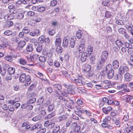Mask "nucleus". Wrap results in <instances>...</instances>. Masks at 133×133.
Masks as SVG:
<instances>
[{
    "label": "nucleus",
    "mask_w": 133,
    "mask_h": 133,
    "mask_svg": "<svg viewBox=\"0 0 133 133\" xmlns=\"http://www.w3.org/2000/svg\"><path fill=\"white\" fill-rule=\"evenodd\" d=\"M57 2L56 0H53L50 2V5L52 6H54L57 4Z\"/></svg>",
    "instance_id": "4d7b16f0"
},
{
    "label": "nucleus",
    "mask_w": 133,
    "mask_h": 133,
    "mask_svg": "<svg viewBox=\"0 0 133 133\" xmlns=\"http://www.w3.org/2000/svg\"><path fill=\"white\" fill-rule=\"evenodd\" d=\"M63 51V48L61 46H58L57 47L56 49V51L59 53H61Z\"/></svg>",
    "instance_id": "ea45409f"
},
{
    "label": "nucleus",
    "mask_w": 133,
    "mask_h": 133,
    "mask_svg": "<svg viewBox=\"0 0 133 133\" xmlns=\"http://www.w3.org/2000/svg\"><path fill=\"white\" fill-rule=\"evenodd\" d=\"M56 115L55 112H52L51 114L47 115L45 117V119L46 120L48 119H50L54 116H55Z\"/></svg>",
    "instance_id": "b1692460"
},
{
    "label": "nucleus",
    "mask_w": 133,
    "mask_h": 133,
    "mask_svg": "<svg viewBox=\"0 0 133 133\" xmlns=\"http://www.w3.org/2000/svg\"><path fill=\"white\" fill-rule=\"evenodd\" d=\"M112 109V107L110 106H108L107 107H104L102 109V110L105 114H108L111 111Z\"/></svg>",
    "instance_id": "423d86ee"
},
{
    "label": "nucleus",
    "mask_w": 133,
    "mask_h": 133,
    "mask_svg": "<svg viewBox=\"0 0 133 133\" xmlns=\"http://www.w3.org/2000/svg\"><path fill=\"white\" fill-rule=\"evenodd\" d=\"M29 32V30L27 27H25L22 30L23 33H28Z\"/></svg>",
    "instance_id": "864d4df0"
},
{
    "label": "nucleus",
    "mask_w": 133,
    "mask_h": 133,
    "mask_svg": "<svg viewBox=\"0 0 133 133\" xmlns=\"http://www.w3.org/2000/svg\"><path fill=\"white\" fill-rule=\"evenodd\" d=\"M46 131L45 128L41 129L39 130L37 132V133H44Z\"/></svg>",
    "instance_id": "338daca9"
},
{
    "label": "nucleus",
    "mask_w": 133,
    "mask_h": 133,
    "mask_svg": "<svg viewBox=\"0 0 133 133\" xmlns=\"http://www.w3.org/2000/svg\"><path fill=\"white\" fill-rule=\"evenodd\" d=\"M25 80V85L28 86L30 84L31 82L30 77L29 75L26 76Z\"/></svg>",
    "instance_id": "f8f14e48"
},
{
    "label": "nucleus",
    "mask_w": 133,
    "mask_h": 133,
    "mask_svg": "<svg viewBox=\"0 0 133 133\" xmlns=\"http://www.w3.org/2000/svg\"><path fill=\"white\" fill-rule=\"evenodd\" d=\"M85 42L83 43H81L79 44L78 48V51L79 52L81 53L83 52L85 50V46L84 44Z\"/></svg>",
    "instance_id": "4468645a"
},
{
    "label": "nucleus",
    "mask_w": 133,
    "mask_h": 133,
    "mask_svg": "<svg viewBox=\"0 0 133 133\" xmlns=\"http://www.w3.org/2000/svg\"><path fill=\"white\" fill-rule=\"evenodd\" d=\"M61 39L59 38L56 39L55 42V45L56 46H59L61 44Z\"/></svg>",
    "instance_id": "c9c22d12"
},
{
    "label": "nucleus",
    "mask_w": 133,
    "mask_h": 133,
    "mask_svg": "<svg viewBox=\"0 0 133 133\" xmlns=\"http://www.w3.org/2000/svg\"><path fill=\"white\" fill-rule=\"evenodd\" d=\"M129 118V115L128 113L127 115H125L124 116V117L123 118V119L124 121H127L128 120Z\"/></svg>",
    "instance_id": "0e129e2a"
},
{
    "label": "nucleus",
    "mask_w": 133,
    "mask_h": 133,
    "mask_svg": "<svg viewBox=\"0 0 133 133\" xmlns=\"http://www.w3.org/2000/svg\"><path fill=\"white\" fill-rule=\"evenodd\" d=\"M132 75L130 74L126 73L124 75L125 80L127 81H128L131 80L132 78Z\"/></svg>",
    "instance_id": "ddd939ff"
},
{
    "label": "nucleus",
    "mask_w": 133,
    "mask_h": 133,
    "mask_svg": "<svg viewBox=\"0 0 133 133\" xmlns=\"http://www.w3.org/2000/svg\"><path fill=\"white\" fill-rule=\"evenodd\" d=\"M42 45L38 44L36 48V51L38 52H40L42 51Z\"/></svg>",
    "instance_id": "37998d69"
},
{
    "label": "nucleus",
    "mask_w": 133,
    "mask_h": 133,
    "mask_svg": "<svg viewBox=\"0 0 133 133\" xmlns=\"http://www.w3.org/2000/svg\"><path fill=\"white\" fill-rule=\"evenodd\" d=\"M41 117L39 116H36L32 118V120L34 121H36L40 120Z\"/></svg>",
    "instance_id": "e2e57ef3"
},
{
    "label": "nucleus",
    "mask_w": 133,
    "mask_h": 133,
    "mask_svg": "<svg viewBox=\"0 0 133 133\" xmlns=\"http://www.w3.org/2000/svg\"><path fill=\"white\" fill-rule=\"evenodd\" d=\"M55 105L54 104H52L50 105L47 109V110L48 112H50L52 111L54 109Z\"/></svg>",
    "instance_id": "473e14b6"
},
{
    "label": "nucleus",
    "mask_w": 133,
    "mask_h": 133,
    "mask_svg": "<svg viewBox=\"0 0 133 133\" xmlns=\"http://www.w3.org/2000/svg\"><path fill=\"white\" fill-rule=\"evenodd\" d=\"M133 98V97L132 96L130 95L127 96L125 97L126 101L128 103L130 102L132 100Z\"/></svg>",
    "instance_id": "f704fd0d"
},
{
    "label": "nucleus",
    "mask_w": 133,
    "mask_h": 133,
    "mask_svg": "<svg viewBox=\"0 0 133 133\" xmlns=\"http://www.w3.org/2000/svg\"><path fill=\"white\" fill-rule=\"evenodd\" d=\"M53 86L55 90L57 91L56 93H58L59 94L60 92H61V90L62 88V86L59 84H56L53 85Z\"/></svg>",
    "instance_id": "39448f33"
},
{
    "label": "nucleus",
    "mask_w": 133,
    "mask_h": 133,
    "mask_svg": "<svg viewBox=\"0 0 133 133\" xmlns=\"http://www.w3.org/2000/svg\"><path fill=\"white\" fill-rule=\"evenodd\" d=\"M67 118V116L65 115H63L58 117L57 118L58 121L59 122H61Z\"/></svg>",
    "instance_id": "393cba45"
},
{
    "label": "nucleus",
    "mask_w": 133,
    "mask_h": 133,
    "mask_svg": "<svg viewBox=\"0 0 133 133\" xmlns=\"http://www.w3.org/2000/svg\"><path fill=\"white\" fill-rule=\"evenodd\" d=\"M41 125L40 124H36L31 128L30 130L31 131H32L36 129H38L41 127Z\"/></svg>",
    "instance_id": "2f4dec72"
},
{
    "label": "nucleus",
    "mask_w": 133,
    "mask_h": 133,
    "mask_svg": "<svg viewBox=\"0 0 133 133\" xmlns=\"http://www.w3.org/2000/svg\"><path fill=\"white\" fill-rule=\"evenodd\" d=\"M116 44L118 46H122L123 43L119 40L117 39L115 41Z\"/></svg>",
    "instance_id": "603ef678"
},
{
    "label": "nucleus",
    "mask_w": 133,
    "mask_h": 133,
    "mask_svg": "<svg viewBox=\"0 0 133 133\" xmlns=\"http://www.w3.org/2000/svg\"><path fill=\"white\" fill-rule=\"evenodd\" d=\"M54 128V130L53 131V133H57L59 131L60 129V127L59 125H55L54 127H53Z\"/></svg>",
    "instance_id": "72a5a7b5"
},
{
    "label": "nucleus",
    "mask_w": 133,
    "mask_h": 133,
    "mask_svg": "<svg viewBox=\"0 0 133 133\" xmlns=\"http://www.w3.org/2000/svg\"><path fill=\"white\" fill-rule=\"evenodd\" d=\"M127 22L126 21V22H125V23L126 25V28L131 32V33H133V26H131V25H127Z\"/></svg>",
    "instance_id": "412c9836"
},
{
    "label": "nucleus",
    "mask_w": 133,
    "mask_h": 133,
    "mask_svg": "<svg viewBox=\"0 0 133 133\" xmlns=\"http://www.w3.org/2000/svg\"><path fill=\"white\" fill-rule=\"evenodd\" d=\"M111 70H113L112 68V65L110 64H108L106 67V72L108 71Z\"/></svg>",
    "instance_id": "a18cd8bd"
},
{
    "label": "nucleus",
    "mask_w": 133,
    "mask_h": 133,
    "mask_svg": "<svg viewBox=\"0 0 133 133\" xmlns=\"http://www.w3.org/2000/svg\"><path fill=\"white\" fill-rule=\"evenodd\" d=\"M117 88L119 90L122 89H125L127 87V85L126 84H121L117 86Z\"/></svg>",
    "instance_id": "c85d7f7f"
},
{
    "label": "nucleus",
    "mask_w": 133,
    "mask_h": 133,
    "mask_svg": "<svg viewBox=\"0 0 133 133\" xmlns=\"http://www.w3.org/2000/svg\"><path fill=\"white\" fill-rule=\"evenodd\" d=\"M108 53L107 51H103L102 53L101 58L104 60L106 61L108 56Z\"/></svg>",
    "instance_id": "9d476101"
},
{
    "label": "nucleus",
    "mask_w": 133,
    "mask_h": 133,
    "mask_svg": "<svg viewBox=\"0 0 133 133\" xmlns=\"http://www.w3.org/2000/svg\"><path fill=\"white\" fill-rule=\"evenodd\" d=\"M110 81H103V84L104 85L105 84H106L108 85H110Z\"/></svg>",
    "instance_id": "774afa93"
},
{
    "label": "nucleus",
    "mask_w": 133,
    "mask_h": 133,
    "mask_svg": "<svg viewBox=\"0 0 133 133\" xmlns=\"http://www.w3.org/2000/svg\"><path fill=\"white\" fill-rule=\"evenodd\" d=\"M36 101V98H34L31 99H30L28 101V104H31L34 103Z\"/></svg>",
    "instance_id": "de8ad7c7"
},
{
    "label": "nucleus",
    "mask_w": 133,
    "mask_h": 133,
    "mask_svg": "<svg viewBox=\"0 0 133 133\" xmlns=\"http://www.w3.org/2000/svg\"><path fill=\"white\" fill-rule=\"evenodd\" d=\"M80 129V126L76 125L70 131L69 133H78Z\"/></svg>",
    "instance_id": "9b49d317"
},
{
    "label": "nucleus",
    "mask_w": 133,
    "mask_h": 133,
    "mask_svg": "<svg viewBox=\"0 0 133 133\" xmlns=\"http://www.w3.org/2000/svg\"><path fill=\"white\" fill-rule=\"evenodd\" d=\"M115 124L116 125H117L118 127H120V126L121 123L119 121L116 119L114 121Z\"/></svg>",
    "instance_id": "052dcab7"
},
{
    "label": "nucleus",
    "mask_w": 133,
    "mask_h": 133,
    "mask_svg": "<svg viewBox=\"0 0 133 133\" xmlns=\"http://www.w3.org/2000/svg\"><path fill=\"white\" fill-rule=\"evenodd\" d=\"M34 48L33 45L31 44H29L28 45L26 48V50L28 52H31L33 50Z\"/></svg>",
    "instance_id": "bb28decb"
},
{
    "label": "nucleus",
    "mask_w": 133,
    "mask_h": 133,
    "mask_svg": "<svg viewBox=\"0 0 133 133\" xmlns=\"http://www.w3.org/2000/svg\"><path fill=\"white\" fill-rule=\"evenodd\" d=\"M112 66L113 68L115 69H117L119 66L118 62L116 60H114L112 63Z\"/></svg>",
    "instance_id": "f3484780"
},
{
    "label": "nucleus",
    "mask_w": 133,
    "mask_h": 133,
    "mask_svg": "<svg viewBox=\"0 0 133 133\" xmlns=\"http://www.w3.org/2000/svg\"><path fill=\"white\" fill-rule=\"evenodd\" d=\"M111 119V117L108 116H107L105 117V119H104L103 121V122L107 124H108V122Z\"/></svg>",
    "instance_id": "58836bf2"
},
{
    "label": "nucleus",
    "mask_w": 133,
    "mask_h": 133,
    "mask_svg": "<svg viewBox=\"0 0 133 133\" xmlns=\"http://www.w3.org/2000/svg\"><path fill=\"white\" fill-rule=\"evenodd\" d=\"M39 60L41 62H45L46 60L45 57L43 56H41L39 57Z\"/></svg>",
    "instance_id": "49530a36"
},
{
    "label": "nucleus",
    "mask_w": 133,
    "mask_h": 133,
    "mask_svg": "<svg viewBox=\"0 0 133 133\" xmlns=\"http://www.w3.org/2000/svg\"><path fill=\"white\" fill-rule=\"evenodd\" d=\"M125 22L126 21L124 22V23L122 20H118L116 21V23L117 24L121 25H123L125 24Z\"/></svg>",
    "instance_id": "5fc2aeb1"
},
{
    "label": "nucleus",
    "mask_w": 133,
    "mask_h": 133,
    "mask_svg": "<svg viewBox=\"0 0 133 133\" xmlns=\"http://www.w3.org/2000/svg\"><path fill=\"white\" fill-rule=\"evenodd\" d=\"M32 57L34 61H36L38 58L39 59V56L36 54H34L33 55Z\"/></svg>",
    "instance_id": "09e8293b"
},
{
    "label": "nucleus",
    "mask_w": 133,
    "mask_h": 133,
    "mask_svg": "<svg viewBox=\"0 0 133 133\" xmlns=\"http://www.w3.org/2000/svg\"><path fill=\"white\" fill-rule=\"evenodd\" d=\"M6 18H7L8 20H11L13 19L14 17V16L12 14H9L5 15Z\"/></svg>",
    "instance_id": "79ce46f5"
},
{
    "label": "nucleus",
    "mask_w": 133,
    "mask_h": 133,
    "mask_svg": "<svg viewBox=\"0 0 133 133\" xmlns=\"http://www.w3.org/2000/svg\"><path fill=\"white\" fill-rule=\"evenodd\" d=\"M119 72L122 75L126 72H127L129 70V68L126 66H121L119 69Z\"/></svg>",
    "instance_id": "20e7f679"
},
{
    "label": "nucleus",
    "mask_w": 133,
    "mask_h": 133,
    "mask_svg": "<svg viewBox=\"0 0 133 133\" xmlns=\"http://www.w3.org/2000/svg\"><path fill=\"white\" fill-rule=\"evenodd\" d=\"M94 75L93 72L92 71H90L86 72V76L88 78H92Z\"/></svg>",
    "instance_id": "c756f323"
},
{
    "label": "nucleus",
    "mask_w": 133,
    "mask_h": 133,
    "mask_svg": "<svg viewBox=\"0 0 133 133\" xmlns=\"http://www.w3.org/2000/svg\"><path fill=\"white\" fill-rule=\"evenodd\" d=\"M107 73V76L109 79L112 78L114 76V70H111L110 71L106 72Z\"/></svg>",
    "instance_id": "2eb2a0df"
},
{
    "label": "nucleus",
    "mask_w": 133,
    "mask_h": 133,
    "mask_svg": "<svg viewBox=\"0 0 133 133\" xmlns=\"http://www.w3.org/2000/svg\"><path fill=\"white\" fill-rule=\"evenodd\" d=\"M25 58L27 59L29 62H32L34 61L32 57L31 56H30L29 57L26 56L25 57Z\"/></svg>",
    "instance_id": "680f3d73"
},
{
    "label": "nucleus",
    "mask_w": 133,
    "mask_h": 133,
    "mask_svg": "<svg viewBox=\"0 0 133 133\" xmlns=\"http://www.w3.org/2000/svg\"><path fill=\"white\" fill-rule=\"evenodd\" d=\"M55 123L49 121H45L44 123V126L46 128H52L55 125Z\"/></svg>",
    "instance_id": "7ed1b4c3"
},
{
    "label": "nucleus",
    "mask_w": 133,
    "mask_h": 133,
    "mask_svg": "<svg viewBox=\"0 0 133 133\" xmlns=\"http://www.w3.org/2000/svg\"><path fill=\"white\" fill-rule=\"evenodd\" d=\"M8 8L11 9L10 10H9L10 12L12 13L15 14L16 12V11L15 10H14L13 11H12L11 10H13V9H14V6L12 4H10L9 5Z\"/></svg>",
    "instance_id": "4c0bfd02"
},
{
    "label": "nucleus",
    "mask_w": 133,
    "mask_h": 133,
    "mask_svg": "<svg viewBox=\"0 0 133 133\" xmlns=\"http://www.w3.org/2000/svg\"><path fill=\"white\" fill-rule=\"evenodd\" d=\"M13 25V23L12 21H6L5 24V26L6 27H10Z\"/></svg>",
    "instance_id": "7c9ffc66"
},
{
    "label": "nucleus",
    "mask_w": 133,
    "mask_h": 133,
    "mask_svg": "<svg viewBox=\"0 0 133 133\" xmlns=\"http://www.w3.org/2000/svg\"><path fill=\"white\" fill-rule=\"evenodd\" d=\"M26 76L24 73L22 74L20 76L19 79L21 82H23L25 80Z\"/></svg>",
    "instance_id": "6ab92c4d"
},
{
    "label": "nucleus",
    "mask_w": 133,
    "mask_h": 133,
    "mask_svg": "<svg viewBox=\"0 0 133 133\" xmlns=\"http://www.w3.org/2000/svg\"><path fill=\"white\" fill-rule=\"evenodd\" d=\"M69 95L68 91H63L61 95H62L64 96L67 97Z\"/></svg>",
    "instance_id": "8fccbe9b"
},
{
    "label": "nucleus",
    "mask_w": 133,
    "mask_h": 133,
    "mask_svg": "<svg viewBox=\"0 0 133 133\" xmlns=\"http://www.w3.org/2000/svg\"><path fill=\"white\" fill-rule=\"evenodd\" d=\"M18 62L21 64L24 65L27 64V62L25 59L23 58H20Z\"/></svg>",
    "instance_id": "5701e85b"
},
{
    "label": "nucleus",
    "mask_w": 133,
    "mask_h": 133,
    "mask_svg": "<svg viewBox=\"0 0 133 133\" xmlns=\"http://www.w3.org/2000/svg\"><path fill=\"white\" fill-rule=\"evenodd\" d=\"M93 47L91 46H88L87 49V51L88 52V53L89 54H91V52L93 51Z\"/></svg>",
    "instance_id": "c03bdc74"
},
{
    "label": "nucleus",
    "mask_w": 133,
    "mask_h": 133,
    "mask_svg": "<svg viewBox=\"0 0 133 133\" xmlns=\"http://www.w3.org/2000/svg\"><path fill=\"white\" fill-rule=\"evenodd\" d=\"M26 44V42L24 41H21L19 42L18 44L17 49L20 50L22 49Z\"/></svg>",
    "instance_id": "1a4fd4ad"
},
{
    "label": "nucleus",
    "mask_w": 133,
    "mask_h": 133,
    "mask_svg": "<svg viewBox=\"0 0 133 133\" xmlns=\"http://www.w3.org/2000/svg\"><path fill=\"white\" fill-rule=\"evenodd\" d=\"M66 130V129L64 127L62 128L59 130V132L60 133H65Z\"/></svg>",
    "instance_id": "69168bd1"
},
{
    "label": "nucleus",
    "mask_w": 133,
    "mask_h": 133,
    "mask_svg": "<svg viewBox=\"0 0 133 133\" xmlns=\"http://www.w3.org/2000/svg\"><path fill=\"white\" fill-rule=\"evenodd\" d=\"M127 50L128 54H133V48L130 47L128 48Z\"/></svg>",
    "instance_id": "bf43d9fd"
},
{
    "label": "nucleus",
    "mask_w": 133,
    "mask_h": 133,
    "mask_svg": "<svg viewBox=\"0 0 133 133\" xmlns=\"http://www.w3.org/2000/svg\"><path fill=\"white\" fill-rule=\"evenodd\" d=\"M17 18L19 19H21L24 17V15L22 13H19L17 14L16 15Z\"/></svg>",
    "instance_id": "3c124183"
},
{
    "label": "nucleus",
    "mask_w": 133,
    "mask_h": 133,
    "mask_svg": "<svg viewBox=\"0 0 133 133\" xmlns=\"http://www.w3.org/2000/svg\"><path fill=\"white\" fill-rule=\"evenodd\" d=\"M76 41V38L74 36L71 37L70 44L71 48H73L74 47Z\"/></svg>",
    "instance_id": "dca6fc26"
},
{
    "label": "nucleus",
    "mask_w": 133,
    "mask_h": 133,
    "mask_svg": "<svg viewBox=\"0 0 133 133\" xmlns=\"http://www.w3.org/2000/svg\"><path fill=\"white\" fill-rule=\"evenodd\" d=\"M122 78V74L119 72V74L116 75L114 77L116 80H119L120 81Z\"/></svg>",
    "instance_id": "a878e982"
},
{
    "label": "nucleus",
    "mask_w": 133,
    "mask_h": 133,
    "mask_svg": "<svg viewBox=\"0 0 133 133\" xmlns=\"http://www.w3.org/2000/svg\"><path fill=\"white\" fill-rule=\"evenodd\" d=\"M68 44V39L66 37H65L63 39L62 46L64 48L66 47Z\"/></svg>",
    "instance_id": "a211bd4d"
},
{
    "label": "nucleus",
    "mask_w": 133,
    "mask_h": 133,
    "mask_svg": "<svg viewBox=\"0 0 133 133\" xmlns=\"http://www.w3.org/2000/svg\"><path fill=\"white\" fill-rule=\"evenodd\" d=\"M82 76H78L77 79H74L71 80L73 82H75L77 84L79 85H81L85 84L84 82L82 81Z\"/></svg>",
    "instance_id": "f03ea898"
},
{
    "label": "nucleus",
    "mask_w": 133,
    "mask_h": 133,
    "mask_svg": "<svg viewBox=\"0 0 133 133\" xmlns=\"http://www.w3.org/2000/svg\"><path fill=\"white\" fill-rule=\"evenodd\" d=\"M88 58L87 54V52H83L81 55V60L82 62H85Z\"/></svg>",
    "instance_id": "0eeeda50"
},
{
    "label": "nucleus",
    "mask_w": 133,
    "mask_h": 133,
    "mask_svg": "<svg viewBox=\"0 0 133 133\" xmlns=\"http://www.w3.org/2000/svg\"><path fill=\"white\" fill-rule=\"evenodd\" d=\"M8 71L10 74H13L15 73V69L13 67H10L8 69Z\"/></svg>",
    "instance_id": "cd10ccee"
},
{
    "label": "nucleus",
    "mask_w": 133,
    "mask_h": 133,
    "mask_svg": "<svg viewBox=\"0 0 133 133\" xmlns=\"http://www.w3.org/2000/svg\"><path fill=\"white\" fill-rule=\"evenodd\" d=\"M55 95L59 99L62 100V102L64 103V104L66 106H68V103H70L71 105H73L74 104V103L72 101L70 100L68 101L66 99L64 98L58 93H56Z\"/></svg>",
    "instance_id": "f257e3e1"
},
{
    "label": "nucleus",
    "mask_w": 133,
    "mask_h": 133,
    "mask_svg": "<svg viewBox=\"0 0 133 133\" xmlns=\"http://www.w3.org/2000/svg\"><path fill=\"white\" fill-rule=\"evenodd\" d=\"M46 7V6H44L42 5H38L37 12H43L45 10Z\"/></svg>",
    "instance_id": "4be33fe9"
},
{
    "label": "nucleus",
    "mask_w": 133,
    "mask_h": 133,
    "mask_svg": "<svg viewBox=\"0 0 133 133\" xmlns=\"http://www.w3.org/2000/svg\"><path fill=\"white\" fill-rule=\"evenodd\" d=\"M63 85L66 88L70 89H73L75 87L73 85L69 84L68 83H64L63 84Z\"/></svg>",
    "instance_id": "aec40b11"
},
{
    "label": "nucleus",
    "mask_w": 133,
    "mask_h": 133,
    "mask_svg": "<svg viewBox=\"0 0 133 133\" xmlns=\"http://www.w3.org/2000/svg\"><path fill=\"white\" fill-rule=\"evenodd\" d=\"M118 32L120 33H125V30L123 28H120L118 30Z\"/></svg>",
    "instance_id": "13d9d810"
},
{
    "label": "nucleus",
    "mask_w": 133,
    "mask_h": 133,
    "mask_svg": "<svg viewBox=\"0 0 133 133\" xmlns=\"http://www.w3.org/2000/svg\"><path fill=\"white\" fill-rule=\"evenodd\" d=\"M91 68V66L89 65H87L85 67L84 70L87 72L90 71Z\"/></svg>",
    "instance_id": "6e6d98bb"
},
{
    "label": "nucleus",
    "mask_w": 133,
    "mask_h": 133,
    "mask_svg": "<svg viewBox=\"0 0 133 133\" xmlns=\"http://www.w3.org/2000/svg\"><path fill=\"white\" fill-rule=\"evenodd\" d=\"M75 107L77 111H78L82 113H84V110H83V109L82 108L79 106H76Z\"/></svg>",
    "instance_id": "a19ab883"
},
{
    "label": "nucleus",
    "mask_w": 133,
    "mask_h": 133,
    "mask_svg": "<svg viewBox=\"0 0 133 133\" xmlns=\"http://www.w3.org/2000/svg\"><path fill=\"white\" fill-rule=\"evenodd\" d=\"M4 58L5 60L10 62H11L13 60L12 57L9 55H7L5 56Z\"/></svg>",
    "instance_id": "e433bc0d"
},
{
    "label": "nucleus",
    "mask_w": 133,
    "mask_h": 133,
    "mask_svg": "<svg viewBox=\"0 0 133 133\" xmlns=\"http://www.w3.org/2000/svg\"><path fill=\"white\" fill-rule=\"evenodd\" d=\"M105 61L101 59V60L98 61L97 63V66L98 69H100L102 68L105 63Z\"/></svg>",
    "instance_id": "6e6552de"
}]
</instances>
